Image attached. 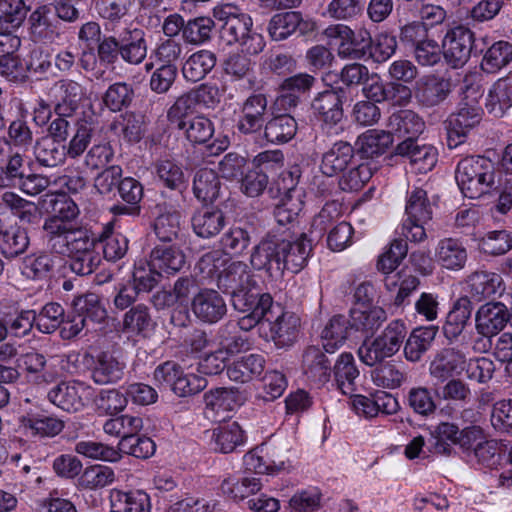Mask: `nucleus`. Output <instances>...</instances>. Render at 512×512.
<instances>
[{"label": "nucleus", "mask_w": 512, "mask_h": 512, "mask_svg": "<svg viewBox=\"0 0 512 512\" xmlns=\"http://www.w3.org/2000/svg\"><path fill=\"white\" fill-rule=\"evenodd\" d=\"M472 305L467 297L459 298L453 305L443 325V333L448 339L457 338L471 317Z\"/></svg>", "instance_id": "obj_49"}, {"label": "nucleus", "mask_w": 512, "mask_h": 512, "mask_svg": "<svg viewBox=\"0 0 512 512\" xmlns=\"http://www.w3.org/2000/svg\"><path fill=\"white\" fill-rule=\"evenodd\" d=\"M154 380L160 386L169 387L179 397H188L203 391L207 380L194 373H184L181 366L166 361L154 370Z\"/></svg>", "instance_id": "obj_8"}, {"label": "nucleus", "mask_w": 512, "mask_h": 512, "mask_svg": "<svg viewBox=\"0 0 512 512\" xmlns=\"http://www.w3.org/2000/svg\"><path fill=\"white\" fill-rule=\"evenodd\" d=\"M192 311L203 323L215 324L227 313V305L220 293L214 289L199 290L192 299Z\"/></svg>", "instance_id": "obj_20"}, {"label": "nucleus", "mask_w": 512, "mask_h": 512, "mask_svg": "<svg viewBox=\"0 0 512 512\" xmlns=\"http://www.w3.org/2000/svg\"><path fill=\"white\" fill-rule=\"evenodd\" d=\"M85 358H90L93 362L90 374L97 385L115 384L124 376L126 363L115 351H101L95 357L86 353Z\"/></svg>", "instance_id": "obj_17"}, {"label": "nucleus", "mask_w": 512, "mask_h": 512, "mask_svg": "<svg viewBox=\"0 0 512 512\" xmlns=\"http://www.w3.org/2000/svg\"><path fill=\"white\" fill-rule=\"evenodd\" d=\"M393 143L391 132L371 129L358 138L359 149L366 157H374L383 154Z\"/></svg>", "instance_id": "obj_60"}, {"label": "nucleus", "mask_w": 512, "mask_h": 512, "mask_svg": "<svg viewBox=\"0 0 512 512\" xmlns=\"http://www.w3.org/2000/svg\"><path fill=\"white\" fill-rule=\"evenodd\" d=\"M111 129L130 143L139 142L143 135V120L133 112L120 114L112 123Z\"/></svg>", "instance_id": "obj_64"}, {"label": "nucleus", "mask_w": 512, "mask_h": 512, "mask_svg": "<svg viewBox=\"0 0 512 512\" xmlns=\"http://www.w3.org/2000/svg\"><path fill=\"white\" fill-rule=\"evenodd\" d=\"M29 246L27 232L17 226L2 229L0 233V251L6 258H14L26 251Z\"/></svg>", "instance_id": "obj_61"}, {"label": "nucleus", "mask_w": 512, "mask_h": 512, "mask_svg": "<svg viewBox=\"0 0 512 512\" xmlns=\"http://www.w3.org/2000/svg\"><path fill=\"white\" fill-rule=\"evenodd\" d=\"M371 371V379L377 387L385 389L399 388L407 379L403 366L388 361L378 363Z\"/></svg>", "instance_id": "obj_53"}, {"label": "nucleus", "mask_w": 512, "mask_h": 512, "mask_svg": "<svg viewBox=\"0 0 512 512\" xmlns=\"http://www.w3.org/2000/svg\"><path fill=\"white\" fill-rule=\"evenodd\" d=\"M191 225L198 237L210 239L226 226V216L219 208H202L193 214Z\"/></svg>", "instance_id": "obj_36"}, {"label": "nucleus", "mask_w": 512, "mask_h": 512, "mask_svg": "<svg viewBox=\"0 0 512 512\" xmlns=\"http://www.w3.org/2000/svg\"><path fill=\"white\" fill-rule=\"evenodd\" d=\"M512 107V76L498 79L489 89L485 109L494 118H502Z\"/></svg>", "instance_id": "obj_32"}, {"label": "nucleus", "mask_w": 512, "mask_h": 512, "mask_svg": "<svg viewBox=\"0 0 512 512\" xmlns=\"http://www.w3.org/2000/svg\"><path fill=\"white\" fill-rule=\"evenodd\" d=\"M27 11L23 0H0V34L11 33L19 28Z\"/></svg>", "instance_id": "obj_55"}, {"label": "nucleus", "mask_w": 512, "mask_h": 512, "mask_svg": "<svg viewBox=\"0 0 512 512\" xmlns=\"http://www.w3.org/2000/svg\"><path fill=\"white\" fill-rule=\"evenodd\" d=\"M122 328L125 333L149 337L155 328L149 307L142 303L132 306L123 316Z\"/></svg>", "instance_id": "obj_37"}, {"label": "nucleus", "mask_w": 512, "mask_h": 512, "mask_svg": "<svg viewBox=\"0 0 512 512\" xmlns=\"http://www.w3.org/2000/svg\"><path fill=\"white\" fill-rule=\"evenodd\" d=\"M214 29V17L198 16L186 22L183 39L189 44L201 45L210 41Z\"/></svg>", "instance_id": "obj_63"}, {"label": "nucleus", "mask_w": 512, "mask_h": 512, "mask_svg": "<svg viewBox=\"0 0 512 512\" xmlns=\"http://www.w3.org/2000/svg\"><path fill=\"white\" fill-rule=\"evenodd\" d=\"M245 398L235 387H218L204 394V403L207 409L216 412H231L243 405Z\"/></svg>", "instance_id": "obj_39"}, {"label": "nucleus", "mask_w": 512, "mask_h": 512, "mask_svg": "<svg viewBox=\"0 0 512 512\" xmlns=\"http://www.w3.org/2000/svg\"><path fill=\"white\" fill-rule=\"evenodd\" d=\"M512 61V44L507 41L493 43L484 54L480 67L488 74H494Z\"/></svg>", "instance_id": "obj_57"}, {"label": "nucleus", "mask_w": 512, "mask_h": 512, "mask_svg": "<svg viewBox=\"0 0 512 512\" xmlns=\"http://www.w3.org/2000/svg\"><path fill=\"white\" fill-rule=\"evenodd\" d=\"M387 127L392 136L396 135L404 140H417L425 129V122L420 115L410 109H401L393 112L389 118Z\"/></svg>", "instance_id": "obj_25"}, {"label": "nucleus", "mask_w": 512, "mask_h": 512, "mask_svg": "<svg viewBox=\"0 0 512 512\" xmlns=\"http://www.w3.org/2000/svg\"><path fill=\"white\" fill-rule=\"evenodd\" d=\"M217 287L231 297L235 310L248 312L256 298L252 289L256 286L254 274L243 261H233L221 270L216 279Z\"/></svg>", "instance_id": "obj_3"}, {"label": "nucleus", "mask_w": 512, "mask_h": 512, "mask_svg": "<svg viewBox=\"0 0 512 512\" xmlns=\"http://www.w3.org/2000/svg\"><path fill=\"white\" fill-rule=\"evenodd\" d=\"M468 260V252L464 243L453 237L439 240L435 248V261L449 271L462 270Z\"/></svg>", "instance_id": "obj_24"}, {"label": "nucleus", "mask_w": 512, "mask_h": 512, "mask_svg": "<svg viewBox=\"0 0 512 512\" xmlns=\"http://www.w3.org/2000/svg\"><path fill=\"white\" fill-rule=\"evenodd\" d=\"M214 19L220 24L221 38L228 44H237L248 35L253 28V20L240 7L231 4H221L213 8Z\"/></svg>", "instance_id": "obj_10"}, {"label": "nucleus", "mask_w": 512, "mask_h": 512, "mask_svg": "<svg viewBox=\"0 0 512 512\" xmlns=\"http://www.w3.org/2000/svg\"><path fill=\"white\" fill-rule=\"evenodd\" d=\"M474 33L463 25L450 28L442 41L443 57L452 68H462L470 59Z\"/></svg>", "instance_id": "obj_11"}, {"label": "nucleus", "mask_w": 512, "mask_h": 512, "mask_svg": "<svg viewBox=\"0 0 512 512\" xmlns=\"http://www.w3.org/2000/svg\"><path fill=\"white\" fill-rule=\"evenodd\" d=\"M216 55L209 50H199L185 61L182 67L184 78L190 82L204 79L216 65Z\"/></svg>", "instance_id": "obj_46"}, {"label": "nucleus", "mask_w": 512, "mask_h": 512, "mask_svg": "<svg viewBox=\"0 0 512 512\" xmlns=\"http://www.w3.org/2000/svg\"><path fill=\"white\" fill-rule=\"evenodd\" d=\"M50 214L42 225L43 239L48 248L90 231L80 220V208L65 193L47 195Z\"/></svg>", "instance_id": "obj_1"}, {"label": "nucleus", "mask_w": 512, "mask_h": 512, "mask_svg": "<svg viewBox=\"0 0 512 512\" xmlns=\"http://www.w3.org/2000/svg\"><path fill=\"white\" fill-rule=\"evenodd\" d=\"M471 297L478 302L501 294L502 277L494 272L477 271L468 278Z\"/></svg>", "instance_id": "obj_41"}, {"label": "nucleus", "mask_w": 512, "mask_h": 512, "mask_svg": "<svg viewBox=\"0 0 512 512\" xmlns=\"http://www.w3.org/2000/svg\"><path fill=\"white\" fill-rule=\"evenodd\" d=\"M295 118L289 114H280L269 119L262 130L267 142L281 145L291 141L297 132Z\"/></svg>", "instance_id": "obj_42"}, {"label": "nucleus", "mask_w": 512, "mask_h": 512, "mask_svg": "<svg viewBox=\"0 0 512 512\" xmlns=\"http://www.w3.org/2000/svg\"><path fill=\"white\" fill-rule=\"evenodd\" d=\"M245 443L244 431L237 422H230L213 429L211 448L220 453H231Z\"/></svg>", "instance_id": "obj_38"}, {"label": "nucleus", "mask_w": 512, "mask_h": 512, "mask_svg": "<svg viewBox=\"0 0 512 512\" xmlns=\"http://www.w3.org/2000/svg\"><path fill=\"white\" fill-rule=\"evenodd\" d=\"M265 367V358L260 354L243 356L227 366V376L231 381L247 383L259 376Z\"/></svg>", "instance_id": "obj_44"}, {"label": "nucleus", "mask_w": 512, "mask_h": 512, "mask_svg": "<svg viewBox=\"0 0 512 512\" xmlns=\"http://www.w3.org/2000/svg\"><path fill=\"white\" fill-rule=\"evenodd\" d=\"M149 262L161 276H171L179 272L186 259L182 250L174 245H156L150 252Z\"/></svg>", "instance_id": "obj_27"}, {"label": "nucleus", "mask_w": 512, "mask_h": 512, "mask_svg": "<svg viewBox=\"0 0 512 512\" xmlns=\"http://www.w3.org/2000/svg\"><path fill=\"white\" fill-rule=\"evenodd\" d=\"M314 30V23L303 19L298 11H287L274 14L267 26V31L273 41H283L297 31L305 34Z\"/></svg>", "instance_id": "obj_21"}, {"label": "nucleus", "mask_w": 512, "mask_h": 512, "mask_svg": "<svg viewBox=\"0 0 512 512\" xmlns=\"http://www.w3.org/2000/svg\"><path fill=\"white\" fill-rule=\"evenodd\" d=\"M261 487L262 483L260 478L255 476H245L242 478L229 476L221 483L222 493L236 501L255 495L261 490Z\"/></svg>", "instance_id": "obj_54"}, {"label": "nucleus", "mask_w": 512, "mask_h": 512, "mask_svg": "<svg viewBox=\"0 0 512 512\" xmlns=\"http://www.w3.org/2000/svg\"><path fill=\"white\" fill-rule=\"evenodd\" d=\"M36 329L42 334H53L65 323L66 311L59 302H47L35 310Z\"/></svg>", "instance_id": "obj_52"}, {"label": "nucleus", "mask_w": 512, "mask_h": 512, "mask_svg": "<svg viewBox=\"0 0 512 512\" xmlns=\"http://www.w3.org/2000/svg\"><path fill=\"white\" fill-rule=\"evenodd\" d=\"M482 119V109L476 104L463 103L456 113L446 121L447 143L455 148L465 141L466 135L476 127Z\"/></svg>", "instance_id": "obj_15"}, {"label": "nucleus", "mask_w": 512, "mask_h": 512, "mask_svg": "<svg viewBox=\"0 0 512 512\" xmlns=\"http://www.w3.org/2000/svg\"><path fill=\"white\" fill-rule=\"evenodd\" d=\"M406 335L405 322L401 319L392 320L376 337L362 342L357 351L360 361L373 367L393 357L401 349Z\"/></svg>", "instance_id": "obj_4"}, {"label": "nucleus", "mask_w": 512, "mask_h": 512, "mask_svg": "<svg viewBox=\"0 0 512 512\" xmlns=\"http://www.w3.org/2000/svg\"><path fill=\"white\" fill-rule=\"evenodd\" d=\"M221 349L225 354L234 355L249 349L250 342L248 337L238 331V325L234 321H229L222 325L218 330Z\"/></svg>", "instance_id": "obj_62"}, {"label": "nucleus", "mask_w": 512, "mask_h": 512, "mask_svg": "<svg viewBox=\"0 0 512 512\" xmlns=\"http://www.w3.org/2000/svg\"><path fill=\"white\" fill-rule=\"evenodd\" d=\"M498 173L491 160L482 156H470L460 160L455 170V179L462 194L478 199L496 187Z\"/></svg>", "instance_id": "obj_2"}, {"label": "nucleus", "mask_w": 512, "mask_h": 512, "mask_svg": "<svg viewBox=\"0 0 512 512\" xmlns=\"http://www.w3.org/2000/svg\"><path fill=\"white\" fill-rule=\"evenodd\" d=\"M143 429V420L139 416L120 415L106 420L103 430L106 434L125 440Z\"/></svg>", "instance_id": "obj_59"}, {"label": "nucleus", "mask_w": 512, "mask_h": 512, "mask_svg": "<svg viewBox=\"0 0 512 512\" xmlns=\"http://www.w3.org/2000/svg\"><path fill=\"white\" fill-rule=\"evenodd\" d=\"M466 355L456 347H445L439 350L429 364V374L435 385L458 376L465 370Z\"/></svg>", "instance_id": "obj_18"}, {"label": "nucleus", "mask_w": 512, "mask_h": 512, "mask_svg": "<svg viewBox=\"0 0 512 512\" xmlns=\"http://www.w3.org/2000/svg\"><path fill=\"white\" fill-rule=\"evenodd\" d=\"M111 512H151L150 496L143 490L110 491Z\"/></svg>", "instance_id": "obj_30"}, {"label": "nucleus", "mask_w": 512, "mask_h": 512, "mask_svg": "<svg viewBox=\"0 0 512 512\" xmlns=\"http://www.w3.org/2000/svg\"><path fill=\"white\" fill-rule=\"evenodd\" d=\"M438 327L430 325L414 329L404 344V355L406 360L417 362L430 348L434 341Z\"/></svg>", "instance_id": "obj_45"}, {"label": "nucleus", "mask_w": 512, "mask_h": 512, "mask_svg": "<svg viewBox=\"0 0 512 512\" xmlns=\"http://www.w3.org/2000/svg\"><path fill=\"white\" fill-rule=\"evenodd\" d=\"M477 332L491 338L502 331L508 323V308L502 302H487L477 311L475 316Z\"/></svg>", "instance_id": "obj_23"}, {"label": "nucleus", "mask_w": 512, "mask_h": 512, "mask_svg": "<svg viewBox=\"0 0 512 512\" xmlns=\"http://www.w3.org/2000/svg\"><path fill=\"white\" fill-rule=\"evenodd\" d=\"M74 312L85 321L101 323L107 318V311L101 297L96 293H86L73 300Z\"/></svg>", "instance_id": "obj_56"}, {"label": "nucleus", "mask_w": 512, "mask_h": 512, "mask_svg": "<svg viewBox=\"0 0 512 512\" xmlns=\"http://www.w3.org/2000/svg\"><path fill=\"white\" fill-rule=\"evenodd\" d=\"M459 428L453 423L442 422L431 432V437L427 442L429 453L448 456L453 451V446L457 444Z\"/></svg>", "instance_id": "obj_47"}, {"label": "nucleus", "mask_w": 512, "mask_h": 512, "mask_svg": "<svg viewBox=\"0 0 512 512\" xmlns=\"http://www.w3.org/2000/svg\"><path fill=\"white\" fill-rule=\"evenodd\" d=\"M58 260L57 256L47 252L28 255L23 260L21 273L29 280H47L53 275Z\"/></svg>", "instance_id": "obj_40"}, {"label": "nucleus", "mask_w": 512, "mask_h": 512, "mask_svg": "<svg viewBox=\"0 0 512 512\" xmlns=\"http://www.w3.org/2000/svg\"><path fill=\"white\" fill-rule=\"evenodd\" d=\"M349 329V319L334 315L322 331L323 350L329 354L335 353L348 338Z\"/></svg>", "instance_id": "obj_48"}, {"label": "nucleus", "mask_w": 512, "mask_h": 512, "mask_svg": "<svg viewBox=\"0 0 512 512\" xmlns=\"http://www.w3.org/2000/svg\"><path fill=\"white\" fill-rule=\"evenodd\" d=\"M386 319L387 313L380 306L353 307L350 310L349 326L355 331L373 335Z\"/></svg>", "instance_id": "obj_35"}, {"label": "nucleus", "mask_w": 512, "mask_h": 512, "mask_svg": "<svg viewBox=\"0 0 512 512\" xmlns=\"http://www.w3.org/2000/svg\"><path fill=\"white\" fill-rule=\"evenodd\" d=\"M353 159V146L345 141H337L322 154L320 170L324 175L333 177L343 173Z\"/></svg>", "instance_id": "obj_29"}, {"label": "nucleus", "mask_w": 512, "mask_h": 512, "mask_svg": "<svg viewBox=\"0 0 512 512\" xmlns=\"http://www.w3.org/2000/svg\"><path fill=\"white\" fill-rule=\"evenodd\" d=\"M34 156L39 165L56 167L63 164L67 157L66 145L49 137H42L34 145Z\"/></svg>", "instance_id": "obj_51"}, {"label": "nucleus", "mask_w": 512, "mask_h": 512, "mask_svg": "<svg viewBox=\"0 0 512 512\" xmlns=\"http://www.w3.org/2000/svg\"><path fill=\"white\" fill-rule=\"evenodd\" d=\"M96 243L97 237L90 230L49 250L59 255H68L71 271L79 276H86L92 274L100 263L99 255L95 251Z\"/></svg>", "instance_id": "obj_5"}, {"label": "nucleus", "mask_w": 512, "mask_h": 512, "mask_svg": "<svg viewBox=\"0 0 512 512\" xmlns=\"http://www.w3.org/2000/svg\"><path fill=\"white\" fill-rule=\"evenodd\" d=\"M92 395V387L85 382L63 381L52 387L47 397L51 403L66 412L82 410Z\"/></svg>", "instance_id": "obj_13"}, {"label": "nucleus", "mask_w": 512, "mask_h": 512, "mask_svg": "<svg viewBox=\"0 0 512 512\" xmlns=\"http://www.w3.org/2000/svg\"><path fill=\"white\" fill-rule=\"evenodd\" d=\"M336 387L342 394L353 396L357 391L360 372L351 353L338 356L333 367Z\"/></svg>", "instance_id": "obj_31"}, {"label": "nucleus", "mask_w": 512, "mask_h": 512, "mask_svg": "<svg viewBox=\"0 0 512 512\" xmlns=\"http://www.w3.org/2000/svg\"><path fill=\"white\" fill-rule=\"evenodd\" d=\"M0 315L10 335L18 338L28 336L36 328L35 310L23 308L14 300L0 302Z\"/></svg>", "instance_id": "obj_19"}, {"label": "nucleus", "mask_w": 512, "mask_h": 512, "mask_svg": "<svg viewBox=\"0 0 512 512\" xmlns=\"http://www.w3.org/2000/svg\"><path fill=\"white\" fill-rule=\"evenodd\" d=\"M221 183L217 173L208 168H201L196 171L193 179V193L195 197L203 202H213L220 194Z\"/></svg>", "instance_id": "obj_50"}, {"label": "nucleus", "mask_w": 512, "mask_h": 512, "mask_svg": "<svg viewBox=\"0 0 512 512\" xmlns=\"http://www.w3.org/2000/svg\"><path fill=\"white\" fill-rule=\"evenodd\" d=\"M283 248L279 240V231L268 233L255 247L250 255V264L257 271H264L274 280L284 275Z\"/></svg>", "instance_id": "obj_9"}, {"label": "nucleus", "mask_w": 512, "mask_h": 512, "mask_svg": "<svg viewBox=\"0 0 512 512\" xmlns=\"http://www.w3.org/2000/svg\"><path fill=\"white\" fill-rule=\"evenodd\" d=\"M159 215L153 223L156 237L162 242H172L177 238L180 226V214L172 208L157 206Z\"/></svg>", "instance_id": "obj_58"}, {"label": "nucleus", "mask_w": 512, "mask_h": 512, "mask_svg": "<svg viewBox=\"0 0 512 512\" xmlns=\"http://www.w3.org/2000/svg\"><path fill=\"white\" fill-rule=\"evenodd\" d=\"M268 100L263 93H253L240 106L236 128L243 135L260 134L265 125Z\"/></svg>", "instance_id": "obj_16"}, {"label": "nucleus", "mask_w": 512, "mask_h": 512, "mask_svg": "<svg viewBox=\"0 0 512 512\" xmlns=\"http://www.w3.org/2000/svg\"><path fill=\"white\" fill-rule=\"evenodd\" d=\"M326 353L317 346H310L303 354L304 373L317 385L327 383L331 377V361Z\"/></svg>", "instance_id": "obj_34"}, {"label": "nucleus", "mask_w": 512, "mask_h": 512, "mask_svg": "<svg viewBox=\"0 0 512 512\" xmlns=\"http://www.w3.org/2000/svg\"><path fill=\"white\" fill-rule=\"evenodd\" d=\"M120 58L127 64L139 65L146 56L148 44L146 32L132 24L123 28L119 34Z\"/></svg>", "instance_id": "obj_22"}, {"label": "nucleus", "mask_w": 512, "mask_h": 512, "mask_svg": "<svg viewBox=\"0 0 512 512\" xmlns=\"http://www.w3.org/2000/svg\"><path fill=\"white\" fill-rule=\"evenodd\" d=\"M277 310L278 314L274 317H267L272 339L278 346H290L297 337L299 318L293 313L283 311L279 305Z\"/></svg>", "instance_id": "obj_33"}, {"label": "nucleus", "mask_w": 512, "mask_h": 512, "mask_svg": "<svg viewBox=\"0 0 512 512\" xmlns=\"http://www.w3.org/2000/svg\"><path fill=\"white\" fill-rule=\"evenodd\" d=\"M433 206L427 192L414 187L407 192L405 218L401 226V234L410 242L419 243L427 238L425 225L432 219Z\"/></svg>", "instance_id": "obj_6"}, {"label": "nucleus", "mask_w": 512, "mask_h": 512, "mask_svg": "<svg viewBox=\"0 0 512 512\" xmlns=\"http://www.w3.org/2000/svg\"><path fill=\"white\" fill-rule=\"evenodd\" d=\"M346 91L343 87L327 89L317 93L311 102V110L320 122L322 130L330 134L342 131L343 103Z\"/></svg>", "instance_id": "obj_7"}, {"label": "nucleus", "mask_w": 512, "mask_h": 512, "mask_svg": "<svg viewBox=\"0 0 512 512\" xmlns=\"http://www.w3.org/2000/svg\"><path fill=\"white\" fill-rule=\"evenodd\" d=\"M417 140H403L396 147V154L407 157L418 173L431 171L437 163V150L431 145H418Z\"/></svg>", "instance_id": "obj_28"}, {"label": "nucleus", "mask_w": 512, "mask_h": 512, "mask_svg": "<svg viewBox=\"0 0 512 512\" xmlns=\"http://www.w3.org/2000/svg\"><path fill=\"white\" fill-rule=\"evenodd\" d=\"M0 209L9 210L22 223L36 224L40 218L38 206L34 202L12 191H5L0 195Z\"/></svg>", "instance_id": "obj_43"}, {"label": "nucleus", "mask_w": 512, "mask_h": 512, "mask_svg": "<svg viewBox=\"0 0 512 512\" xmlns=\"http://www.w3.org/2000/svg\"><path fill=\"white\" fill-rule=\"evenodd\" d=\"M451 91L450 79L439 75H428L419 81L416 97L423 106L435 107L444 102Z\"/></svg>", "instance_id": "obj_26"}, {"label": "nucleus", "mask_w": 512, "mask_h": 512, "mask_svg": "<svg viewBox=\"0 0 512 512\" xmlns=\"http://www.w3.org/2000/svg\"><path fill=\"white\" fill-rule=\"evenodd\" d=\"M287 231H279V240L283 248L284 271L297 274L308 264L313 252V240L306 233L293 237Z\"/></svg>", "instance_id": "obj_12"}, {"label": "nucleus", "mask_w": 512, "mask_h": 512, "mask_svg": "<svg viewBox=\"0 0 512 512\" xmlns=\"http://www.w3.org/2000/svg\"><path fill=\"white\" fill-rule=\"evenodd\" d=\"M84 94L83 86L72 79L57 80L47 90L48 101L61 116H73Z\"/></svg>", "instance_id": "obj_14"}]
</instances>
